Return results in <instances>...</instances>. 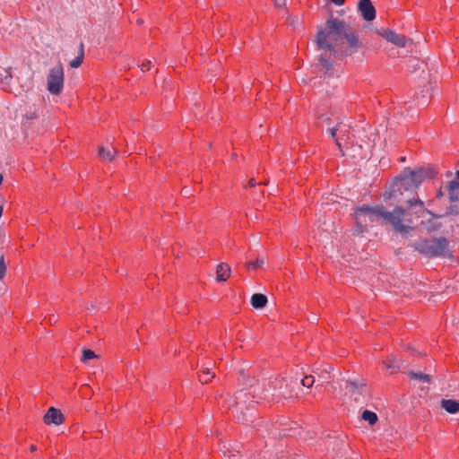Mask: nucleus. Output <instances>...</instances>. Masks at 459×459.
<instances>
[{
  "instance_id": "obj_1",
  "label": "nucleus",
  "mask_w": 459,
  "mask_h": 459,
  "mask_svg": "<svg viewBox=\"0 0 459 459\" xmlns=\"http://www.w3.org/2000/svg\"><path fill=\"white\" fill-rule=\"evenodd\" d=\"M426 210L423 201L419 198L408 199L403 204L396 206L393 212L385 211V222L389 223L394 231L407 234L413 230V222L420 218Z\"/></svg>"
},
{
  "instance_id": "obj_2",
  "label": "nucleus",
  "mask_w": 459,
  "mask_h": 459,
  "mask_svg": "<svg viewBox=\"0 0 459 459\" xmlns=\"http://www.w3.org/2000/svg\"><path fill=\"white\" fill-rule=\"evenodd\" d=\"M348 25L344 21L337 18L328 19L325 26L318 29L316 35L318 48L329 52L330 55L337 54V48Z\"/></svg>"
},
{
  "instance_id": "obj_3",
  "label": "nucleus",
  "mask_w": 459,
  "mask_h": 459,
  "mask_svg": "<svg viewBox=\"0 0 459 459\" xmlns=\"http://www.w3.org/2000/svg\"><path fill=\"white\" fill-rule=\"evenodd\" d=\"M250 398H255V394L250 389L240 390L227 403L239 421H251L255 417L253 403L255 402L254 400L250 401Z\"/></svg>"
},
{
  "instance_id": "obj_4",
  "label": "nucleus",
  "mask_w": 459,
  "mask_h": 459,
  "mask_svg": "<svg viewBox=\"0 0 459 459\" xmlns=\"http://www.w3.org/2000/svg\"><path fill=\"white\" fill-rule=\"evenodd\" d=\"M353 216L356 221L353 231L354 234L359 235L378 220L383 219L385 221V210L382 206L362 205L355 210Z\"/></svg>"
},
{
  "instance_id": "obj_5",
  "label": "nucleus",
  "mask_w": 459,
  "mask_h": 459,
  "mask_svg": "<svg viewBox=\"0 0 459 459\" xmlns=\"http://www.w3.org/2000/svg\"><path fill=\"white\" fill-rule=\"evenodd\" d=\"M363 41L356 31L348 25L341 43L337 48V53L345 56H351L358 53L363 48Z\"/></svg>"
},
{
  "instance_id": "obj_6",
  "label": "nucleus",
  "mask_w": 459,
  "mask_h": 459,
  "mask_svg": "<svg viewBox=\"0 0 459 459\" xmlns=\"http://www.w3.org/2000/svg\"><path fill=\"white\" fill-rule=\"evenodd\" d=\"M417 247L420 252L429 256H450V249L446 238L424 240L420 242Z\"/></svg>"
},
{
  "instance_id": "obj_7",
  "label": "nucleus",
  "mask_w": 459,
  "mask_h": 459,
  "mask_svg": "<svg viewBox=\"0 0 459 459\" xmlns=\"http://www.w3.org/2000/svg\"><path fill=\"white\" fill-rule=\"evenodd\" d=\"M419 187L417 182H415L413 176L411 174V169H406L403 174L396 178L392 188L389 192V197H397L398 193L403 195V191L414 192Z\"/></svg>"
},
{
  "instance_id": "obj_8",
  "label": "nucleus",
  "mask_w": 459,
  "mask_h": 459,
  "mask_svg": "<svg viewBox=\"0 0 459 459\" xmlns=\"http://www.w3.org/2000/svg\"><path fill=\"white\" fill-rule=\"evenodd\" d=\"M47 89L53 95H58L64 89V68L61 64L52 67L47 77Z\"/></svg>"
},
{
  "instance_id": "obj_9",
  "label": "nucleus",
  "mask_w": 459,
  "mask_h": 459,
  "mask_svg": "<svg viewBox=\"0 0 459 459\" xmlns=\"http://www.w3.org/2000/svg\"><path fill=\"white\" fill-rule=\"evenodd\" d=\"M331 137L334 140L340 151L343 153V148L350 141V125L343 122L338 123L329 129Z\"/></svg>"
},
{
  "instance_id": "obj_10",
  "label": "nucleus",
  "mask_w": 459,
  "mask_h": 459,
  "mask_svg": "<svg viewBox=\"0 0 459 459\" xmlns=\"http://www.w3.org/2000/svg\"><path fill=\"white\" fill-rule=\"evenodd\" d=\"M296 385H297V382L292 379L287 380V379L281 378V379H274L273 380V388L279 389V398L293 397L294 386Z\"/></svg>"
},
{
  "instance_id": "obj_11",
  "label": "nucleus",
  "mask_w": 459,
  "mask_h": 459,
  "mask_svg": "<svg viewBox=\"0 0 459 459\" xmlns=\"http://www.w3.org/2000/svg\"><path fill=\"white\" fill-rule=\"evenodd\" d=\"M379 34L387 41L400 48H404L408 43H411V39L405 38L403 35L397 34L391 30L383 29L379 31Z\"/></svg>"
},
{
  "instance_id": "obj_12",
  "label": "nucleus",
  "mask_w": 459,
  "mask_h": 459,
  "mask_svg": "<svg viewBox=\"0 0 459 459\" xmlns=\"http://www.w3.org/2000/svg\"><path fill=\"white\" fill-rule=\"evenodd\" d=\"M346 389L355 395L365 396L368 394L367 385L359 379H348L346 381Z\"/></svg>"
},
{
  "instance_id": "obj_13",
  "label": "nucleus",
  "mask_w": 459,
  "mask_h": 459,
  "mask_svg": "<svg viewBox=\"0 0 459 459\" xmlns=\"http://www.w3.org/2000/svg\"><path fill=\"white\" fill-rule=\"evenodd\" d=\"M65 417L60 411V410L50 407L47 413L44 416V422L48 425L49 424H55V425H60L64 422Z\"/></svg>"
},
{
  "instance_id": "obj_14",
  "label": "nucleus",
  "mask_w": 459,
  "mask_h": 459,
  "mask_svg": "<svg viewBox=\"0 0 459 459\" xmlns=\"http://www.w3.org/2000/svg\"><path fill=\"white\" fill-rule=\"evenodd\" d=\"M359 10L366 21H372L376 17V10L370 0H359Z\"/></svg>"
},
{
  "instance_id": "obj_15",
  "label": "nucleus",
  "mask_w": 459,
  "mask_h": 459,
  "mask_svg": "<svg viewBox=\"0 0 459 459\" xmlns=\"http://www.w3.org/2000/svg\"><path fill=\"white\" fill-rule=\"evenodd\" d=\"M411 174L420 186L424 180L432 178L435 176V171L432 168H420L415 170L411 169Z\"/></svg>"
},
{
  "instance_id": "obj_16",
  "label": "nucleus",
  "mask_w": 459,
  "mask_h": 459,
  "mask_svg": "<svg viewBox=\"0 0 459 459\" xmlns=\"http://www.w3.org/2000/svg\"><path fill=\"white\" fill-rule=\"evenodd\" d=\"M221 452L223 455L224 459H242L238 446L223 443L221 446Z\"/></svg>"
},
{
  "instance_id": "obj_17",
  "label": "nucleus",
  "mask_w": 459,
  "mask_h": 459,
  "mask_svg": "<svg viewBox=\"0 0 459 459\" xmlns=\"http://www.w3.org/2000/svg\"><path fill=\"white\" fill-rule=\"evenodd\" d=\"M231 269L228 264L221 263L216 268V280L217 281H225L230 276Z\"/></svg>"
},
{
  "instance_id": "obj_18",
  "label": "nucleus",
  "mask_w": 459,
  "mask_h": 459,
  "mask_svg": "<svg viewBox=\"0 0 459 459\" xmlns=\"http://www.w3.org/2000/svg\"><path fill=\"white\" fill-rule=\"evenodd\" d=\"M440 406L450 414H455L459 411V402L455 400L443 399L440 403Z\"/></svg>"
},
{
  "instance_id": "obj_19",
  "label": "nucleus",
  "mask_w": 459,
  "mask_h": 459,
  "mask_svg": "<svg viewBox=\"0 0 459 459\" xmlns=\"http://www.w3.org/2000/svg\"><path fill=\"white\" fill-rule=\"evenodd\" d=\"M116 155L117 150L113 147L106 149L105 147L101 146L99 149V156L103 160L112 161Z\"/></svg>"
},
{
  "instance_id": "obj_20",
  "label": "nucleus",
  "mask_w": 459,
  "mask_h": 459,
  "mask_svg": "<svg viewBox=\"0 0 459 459\" xmlns=\"http://www.w3.org/2000/svg\"><path fill=\"white\" fill-rule=\"evenodd\" d=\"M267 298L261 293L253 294L251 297V305L255 308H263L266 306Z\"/></svg>"
},
{
  "instance_id": "obj_21",
  "label": "nucleus",
  "mask_w": 459,
  "mask_h": 459,
  "mask_svg": "<svg viewBox=\"0 0 459 459\" xmlns=\"http://www.w3.org/2000/svg\"><path fill=\"white\" fill-rule=\"evenodd\" d=\"M317 65L320 68V70L323 71L325 74H331L332 61L326 56V55H321Z\"/></svg>"
},
{
  "instance_id": "obj_22",
  "label": "nucleus",
  "mask_w": 459,
  "mask_h": 459,
  "mask_svg": "<svg viewBox=\"0 0 459 459\" xmlns=\"http://www.w3.org/2000/svg\"><path fill=\"white\" fill-rule=\"evenodd\" d=\"M264 395L266 399L276 400L279 399V389L273 388V381L268 382V386L264 389Z\"/></svg>"
},
{
  "instance_id": "obj_23",
  "label": "nucleus",
  "mask_w": 459,
  "mask_h": 459,
  "mask_svg": "<svg viewBox=\"0 0 459 459\" xmlns=\"http://www.w3.org/2000/svg\"><path fill=\"white\" fill-rule=\"evenodd\" d=\"M361 419L368 421L370 426H373L377 421V415L371 411H364L361 414Z\"/></svg>"
},
{
  "instance_id": "obj_24",
  "label": "nucleus",
  "mask_w": 459,
  "mask_h": 459,
  "mask_svg": "<svg viewBox=\"0 0 459 459\" xmlns=\"http://www.w3.org/2000/svg\"><path fill=\"white\" fill-rule=\"evenodd\" d=\"M84 49L83 45H80L79 55L70 62V66L73 68H78L83 62Z\"/></svg>"
},
{
  "instance_id": "obj_25",
  "label": "nucleus",
  "mask_w": 459,
  "mask_h": 459,
  "mask_svg": "<svg viewBox=\"0 0 459 459\" xmlns=\"http://www.w3.org/2000/svg\"><path fill=\"white\" fill-rule=\"evenodd\" d=\"M432 219L431 220H429V221H422V225L424 226V228L429 230V231H434V230H437L439 229V225L435 221V216L434 214L431 212V214H429Z\"/></svg>"
},
{
  "instance_id": "obj_26",
  "label": "nucleus",
  "mask_w": 459,
  "mask_h": 459,
  "mask_svg": "<svg viewBox=\"0 0 459 459\" xmlns=\"http://www.w3.org/2000/svg\"><path fill=\"white\" fill-rule=\"evenodd\" d=\"M408 374H409L410 377L412 378V379H416V380H419L420 382L428 383V384L430 382V376L429 375L421 374V373H416V372H413V371H410Z\"/></svg>"
},
{
  "instance_id": "obj_27",
  "label": "nucleus",
  "mask_w": 459,
  "mask_h": 459,
  "mask_svg": "<svg viewBox=\"0 0 459 459\" xmlns=\"http://www.w3.org/2000/svg\"><path fill=\"white\" fill-rule=\"evenodd\" d=\"M214 373L211 372L209 368H204L202 375L199 376V379L202 383H208L211 378L214 377Z\"/></svg>"
},
{
  "instance_id": "obj_28",
  "label": "nucleus",
  "mask_w": 459,
  "mask_h": 459,
  "mask_svg": "<svg viewBox=\"0 0 459 459\" xmlns=\"http://www.w3.org/2000/svg\"><path fill=\"white\" fill-rule=\"evenodd\" d=\"M264 264V258L257 257L254 262H248L247 265L249 269L256 270L258 268L263 267Z\"/></svg>"
},
{
  "instance_id": "obj_29",
  "label": "nucleus",
  "mask_w": 459,
  "mask_h": 459,
  "mask_svg": "<svg viewBox=\"0 0 459 459\" xmlns=\"http://www.w3.org/2000/svg\"><path fill=\"white\" fill-rule=\"evenodd\" d=\"M331 369H332L331 368H329L328 369H324L318 375V381L321 382V384H320L321 385H323L325 383L329 382Z\"/></svg>"
},
{
  "instance_id": "obj_30",
  "label": "nucleus",
  "mask_w": 459,
  "mask_h": 459,
  "mask_svg": "<svg viewBox=\"0 0 459 459\" xmlns=\"http://www.w3.org/2000/svg\"><path fill=\"white\" fill-rule=\"evenodd\" d=\"M97 358V355L91 350H83L82 362L87 363L90 359Z\"/></svg>"
},
{
  "instance_id": "obj_31",
  "label": "nucleus",
  "mask_w": 459,
  "mask_h": 459,
  "mask_svg": "<svg viewBox=\"0 0 459 459\" xmlns=\"http://www.w3.org/2000/svg\"><path fill=\"white\" fill-rule=\"evenodd\" d=\"M315 381H316L315 377L312 375H308V376L304 377L300 382L303 386L310 388L313 385V384L315 383Z\"/></svg>"
},
{
  "instance_id": "obj_32",
  "label": "nucleus",
  "mask_w": 459,
  "mask_h": 459,
  "mask_svg": "<svg viewBox=\"0 0 459 459\" xmlns=\"http://www.w3.org/2000/svg\"><path fill=\"white\" fill-rule=\"evenodd\" d=\"M385 366L387 369H390V373H394L399 368L395 358H393L390 361H385Z\"/></svg>"
},
{
  "instance_id": "obj_33",
  "label": "nucleus",
  "mask_w": 459,
  "mask_h": 459,
  "mask_svg": "<svg viewBox=\"0 0 459 459\" xmlns=\"http://www.w3.org/2000/svg\"><path fill=\"white\" fill-rule=\"evenodd\" d=\"M446 215H459V205L458 204H454V205H451L447 208L446 210Z\"/></svg>"
},
{
  "instance_id": "obj_34",
  "label": "nucleus",
  "mask_w": 459,
  "mask_h": 459,
  "mask_svg": "<svg viewBox=\"0 0 459 459\" xmlns=\"http://www.w3.org/2000/svg\"><path fill=\"white\" fill-rule=\"evenodd\" d=\"M6 273V266L4 264V258L3 255H0V279L2 280Z\"/></svg>"
},
{
  "instance_id": "obj_35",
  "label": "nucleus",
  "mask_w": 459,
  "mask_h": 459,
  "mask_svg": "<svg viewBox=\"0 0 459 459\" xmlns=\"http://www.w3.org/2000/svg\"><path fill=\"white\" fill-rule=\"evenodd\" d=\"M448 190H449V192H457L459 190V180L458 179L452 180L449 183Z\"/></svg>"
},
{
  "instance_id": "obj_36",
  "label": "nucleus",
  "mask_w": 459,
  "mask_h": 459,
  "mask_svg": "<svg viewBox=\"0 0 459 459\" xmlns=\"http://www.w3.org/2000/svg\"><path fill=\"white\" fill-rule=\"evenodd\" d=\"M24 117L26 120H33L38 117V114L35 110L27 111Z\"/></svg>"
},
{
  "instance_id": "obj_37",
  "label": "nucleus",
  "mask_w": 459,
  "mask_h": 459,
  "mask_svg": "<svg viewBox=\"0 0 459 459\" xmlns=\"http://www.w3.org/2000/svg\"><path fill=\"white\" fill-rule=\"evenodd\" d=\"M142 71H146L151 69V61H147L142 64L141 65Z\"/></svg>"
},
{
  "instance_id": "obj_38",
  "label": "nucleus",
  "mask_w": 459,
  "mask_h": 459,
  "mask_svg": "<svg viewBox=\"0 0 459 459\" xmlns=\"http://www.w3.org/2000/svg\"><path fill=\"white\" fill-rule=\"evenodd\" d=\"M286 4L285 0H274V4L277 7H282Z\"/></svg>"
},
{
  "instance_id": "obj_39",
  "label": "nucleus",
  "mask_w": 459,
  "mask_h": 459,
  "mask_svg": "<svg viewBox=\"0 0 459 459\" xmlns=\"http://www.w3.org/2000/svg\"><path fill=\"white\" fill-rule=\"evenodd\" d=\"M449 198L451 201H455L458 198L457 192H449Z\"/></svg>"
},
{
  "instance_id": "obj_40",
  "label": "nucleus",
  "mask_w": 459,
  "mask_h": 459,
  "mask_svg": "<svg viewBox=\"0 0 459 459\" xmlns=\"http://www.w3.org/2000/svg\"><path fill=\"white\" fill-rule=\"evenodd\" d=\"M332 2L337 6H342L344 4L345 0H332Z\"/></svg>"
},
{
  "instance_id": "obj_41",
  "label": "nucleus",
  "mask_w": 459,
  "mask_h": 459,
  "mask_svg": "<svg viewBox=\"0 0 459 459\" xmlns=\"http://www.w3.org/2000/svg\"><path fill=\"white\" fill-rule=\"evenodd\" d=\"M298 23H299V19H298V18H292V19L290 21V24L291 26H296Z\"/></svg>"
},
{
  "instance_id": "obj_42",
  "label": "nucleus",
  "mask_w": 459,
  "mask_h": 459,
  "mask_svg": "<svg viewBox=\"0 0 459 459\" xmlns=\"http://www.w3.org/2000/svg\"><path fill=\"white\" fill-rule=\"evenodd\" d=\"M248 185H249L250 186H254L255 185V180H254V179H250V180H249V182H248Z\"/></svg>"
},
{
  "instance_id": "obj_43",
  "label": "nucleus",
  "mask_w": 459,
  "mask_h": 459,
  "mask_svg": "<svg viewBox=\"0 0 459 459\" xmlns=\"http://www.w3.org/2000/svg\"><path fill=\"white\" fill-rule=\"evenodd\" d=\"M30 450L31 452L36 451V450H37L36 446H34V445L30 446Z\"/></svg>"
},
{
  "instance_id": "obj_44",
  "label": "nucleus",
  "mask_w": 459,
  "mask_h": 459,
  "mask_svg": "<svg viewBox=\"0 0 459 459\" xmlns=\"http://www.w3.org/2000/svg\"><path fill=\"white\" fill-rule=\"evenodd\" d=\"M183 193H184V195H188L190 193V190L187 188H184Z\"/></svg>"
},
{
  "instance_id": "obj_45",
  "label": "nucleus",
  "mask_w": 459,
  "mask_h": 459,
  "mask_svg": "<svg viewBox=\"0 0 459 459\" xmlns=\"http://www.w3.org/2000/svg\"><path fill=\"white\" fill-rule=\"evenodd\" d=\"M456 179L459 180V169L456 171Z\"/></svg>"
},
{
  "instance_id": "obj_46",
  "label": "nucleus",
  "mask_w": 459,
  "mask_h": 459,
  "mask_svg": "<svg viewBox=\"0 0 459 459\" xmlns=\"http://www.w3.org/2000/svg\"><path fill=\"white\" fill-rule=\"evenodd\" d=\"M3 182V176L0 174V185L2 184Z\"/></svg>"
},
{
  "instance_id": "obj_47",
  "label": "nucleus",
  "mask_w": 459,
  "mask_h": 459,
  "mask_svg": "<svg viewBox=\"0 0 459 459\" xmlns=\"http://www.w3.org/2000/svg\"><path fill=\"white\" fill-rule=\"evenodd\" d=\"M401 195L399 193L397 195V196ZM396 199H398V201H401V198H398V197H395Z\"/></svg>"
},
{
  "instance_id": "obj_48",
  "label": "nucleus",
  "mask_w": 459,
  "mask_h": 459,
  "mask_svg": "<svg viewBox=\"0 0 459 459\" xmlns=\"http://www.w3.org/2000/svg\"><path fill=\"white\" fill-rule=\"evenodd\" d=\"M137 22L141 24L143 22L141 20H138Z\"/></svg>"
}]
</instances>
